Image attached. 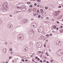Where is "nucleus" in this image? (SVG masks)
I'll return each instance as SVG.
<instances>
[{"label":"nucleus","instance_id":"1","mask_svg":"<svg viewBox=\"0 0 63 63\" xmlns=\"http://www.w3.org/2000/svg\"><path fill=\"white\" fill-rule=\"evenodd\" d=\"M17 39H20L21 40H23L24 39L23 34H20L17 36Z\"/></svg>","mask_w":63,"mask_h":63},{"label":"nucleus","instance_id":"2","mask_svg":"<svg viewBox=\"0 0 63 63\" xmlns=\"http://www.w3.org/2000/svg\"><path fill=\"white\" fill-rule=\"evenodd\" d=\"M60 12V11H56L54 14L55 16H57L59 14V13Z\"/></svg>","mask_w":63,"mask_h":63},{"label":"nucleus","instance_id":"3","mask_svg":"<svg viewBox=\"0 0 63 63\" xmlns=\"http://www.w3.org/2000/svg\"><path fill=\"white\" fill-rule=\"evenodd\" d=\"M41 28H42V27H39L38 30V32L40 33H42L43 32V30H42V29H41Z\"/></svg>","mask_w":63,"mask_h":63},{"label":"nucleus","instance_id":"4","mask_svg":"<svg viewBox=\"0 0 63 63\" xmlns=\"http://www.w3.org/2000/svg\"><path fill=\"white\" fill-rule=\"evenodd\" d=\"M41 43L40 42H38L36 44V46L37 47H41L42 46H41Z\"/></svg>","mask_w":63,"mask_h":63},{"label":"nucleus","instance_id":"5","mask_svg":"<svg viewBox=\"0 0 63 63\" xmlns=\"http://www.w3.org/2000/svg\"><path fill=\"white\" fill-rule=\"evenodd\" d=\"M1 9L3 11V12H5V11H7V8H6L4 7H3V6H2V7L1 8Z\"/></svg>","mask_w":63,"mask_h":63},{"label":"nucleus","instance_id":"6","mask_svg":"<svg viewBox=\"0 0 63 63\" xmlns=\"http://www.w3.org/2000/svg\"><path fill=\"white\" fill-rule=\"evenodd\" d=\"M8 27L10 29L12 28V25L11 24H9L8 25Z\"/></svg>","mask_w":63,"mask_h":63},{"label":"nucleus","instance_id":"7","mask_svg":"<svg viewBox=\"0 0 63 63\" xmlns=\"http://www.w3.org/2000/svg\"><path fill=\"white\" fill-rule=\"evenodd\" d=\"M26 7H23L22 8H21V11H26Z\"/></svg>","mask_w":63,"mask_h":63},{"label":"nucleus","instance_id":"8","mask_svg":"<svg viewBox=\"0 0 63 63\" xmlns=\"http://www.w3.org/2000/svg\"><path fill=\"white\" fill-rule=\"evenodd\" d=\"M28 48L27 47H26L24 49V51L25 52H27V51L28 50Z\"/></svg>","mask_w":63,"mask_h":63},{"label":"nucleus","instance_id":"9","mask_svg":"<svg viewBox=\"0 0 63 63\" xmlns=\"http://www.w3.org/2000/svg\"><path fill=\"white\" fill-rule=\"evenodd\" d=\"M57 45H59V46H61V44L60 43V41H59V42H58L57 41Z\"/></svg>","mask_w":63,"mask_h":63},{"label":"nucleus","instance_id":"10","mask_svg":"<svg viewBox=\"0 0 63 63\" xmlns=\"http://www.w3.org/2000/svg\"><path fill=\"white\" fill-rule=\"evenodd\" d=\"M26 20L24 19L22 20V22L23 23H26Z\"/></svg>","mask_w":63,"mask_h":63},{"label":"nucleus","instance_id":"11","mask_svg":"<svg viewBox=\"0 0 63 63\" xmlns=\"http://www.w3.org/2000/svg\"><path fill=\"white\" fill-rule=\"evenodd\" d=\"M29 45H31V46H33V43L31 42H30L29 43Z\"/></svg>","mask_w":63,"mask_h":63},{"label":"nucleus","instance_id":"12","mask_svg":"<svg viewBox=\"0 0 63 63\" xmlns=\"http://www.w3.org/2000/svg\"><path fill=\"white\" fill-rule=\"evenodd\" d=\"M17 9V10H21V8L20 7H17L16 8Z\"/></svg>","mask_w":63,"mask_h":63},{"label":"nucleus","instance_id":"13","mask_svg":"<svg viewBox=\"0 0 63 63\" xmlns=\"http://www.w3.org/2000/svg\"><path fill=\"white\" fill-rule=\"evenodd\" d=\"M3 51L4 52V53H6L7 52V51H6V49H4L3 50Z\"/></svg>","mask_w":63,"mask_h":63},{"label":"nucleus","instance_id":"14","mask_svg":"<svg viewBox=\"0 0 63 63\" xmlns=\"http://www.w3.org/2000/svg\"><path fill=\"white\" fill-rule=\"evenodd\" d=\"M62 16H63L62 15V16H59V18H58L59 19H61L62 17Z\"/></svg>","mask_w":63,"mask_h":63},{"label":"nucleus","instance_id":"15","mask_svg":"<svg viewBox=\"0 0 63 63\" xmlns=\"http://www.w3.org/2000/svg\"><path fill=\"white\" fill-rule=\"evenodd\" d=\"M41 39H43L44 38V37L43 36H42L40 37Z\"/></svg>","mask_w":63,"mask_h":63},{"label":"nucleus","instance_id":"16","mask_svg":"<svg viewBox=\"0 0 63 63\" xmlns=\"http://www.w3.org/2000/svg\"><path fill=\"white\" fill-rule=\"evenodd\" d=\"M60 32L61 33H62V32H63V29H61L60 30Z\"/></svg>","mask_w":63,"mask_h":63},{"label":"nucleus","instance_id":"17","mask_svg":"<svg viewBox=\"0 0 63 63\" xmlns=\"http://www.w3.org/2000/svg\"><path fill=\"white\" fill-rule=\"evenodd\" d=\"M32 10V9H30L28 10V12H31Z\"/></svg>","mask_w":63,"mask_h":63},{"label":"nucleus","instance_id":"18","mask_svg":"<svg viewBox=\"0 0 63 63\" xmlns=\"http://www.w3.org/2000/svg\"><path fill=\"white\" fill-rule=\"evenodd\" d=\"M18 5H19V7H20L21 6V4L20 3V4H18Z\"/></svg>","mask_w":63,"mask_h":63},{"label":"nucleus","instance_id":"19","mask_svg":"<svg viewBox=\"0 0 63 63\" xmlns=\"http://www.w3.org/2000/svg\"><path fill=\"white\" fill-rule=\"evenodd\" d=\"M40 11L41 12L43 13V10L42 9H41L40 10Z\"/></svg>","mask_w":63,"mask_h":63},{"label":"nucleus","instance_id":"20","mask_svg":"<svg viewBox=\"0 0 63 63\" xmlns=\"http://www.w3.org/2000/svg\"><path fill=\"white\" fill-rule=\"evenodd\" d=\"M33 11L34 12H35L36 11V8H34L33 10Z\"/></svg>","mask_w":63,"mask_h":63},{"label":"nucleus","instance_id":"21","mask_svg":"<svg viewBox=\"0 0 63 63\" xmlns=\"http://www.w3.org/2000/svg\"><path fill=\"white\" fill-rule=\"evenodd\" d=\"M46 36H47V37H49V35L48 34H46Z\"/></svg>","mask_w":63,"mask_h":63},{"label":"nucleus","instance_id":"22","mask_svg":"<svg viewBox=\"0 0 63 63\" xmlns=\"http://www.w3.org/2000/svg\"><path fill=\"white\" fill-rule=\"evenodd\" d=\"M14 13H15V14H16V13H18V12L16 11H15Z\"/></svg>","mask_w":63,"mask_h":63},{"label":"nucleus","instance_id":"23","mask_svg":"<svg viewBox=\"0 0 63 63\" xmlns=\"http://www.w3.org/2000/svg\"><path fill=\"white\" fill-rule=\"evenodd\" d=\"M61 8V6L60 5L58 6V8Z\"/></svg>","mask_w":63,"mask_h":63},{"label":"nucleus","instance_id":"24","mask_svg":"<svg viewBox=\"0 0 63 63\" xmlns=\"http://www.w3.org/2000/svg\"><path fill=\"white\" fill-rule=\"evenodd\" d=\"M12 57L11 56H10L9 57V58L10 59H12Z\"/></svg>","mask_w":63,"mask_h":63},{"label":"nucleus","instance_id":"25","mask_svg":"<svg viewBox=\"0 0 63 63\" xmlns=\"http://www.w3.org/2000/svg\"><path fill=\"white\" fill-rule=\"evenodd\" d=\"M46 54L47 55V56H48L49 55H48V54H47V52L46 53Z\"/></svg>","mask_w":63,"mask_h":63},{"label":"nucleus","instance_id":"26","mask_svg":"<svg viewBox=\"0 0 63 63\" xmlns=\"http://www.w3.org/2000/svg\"><path fill=\"white\" fill-rule=\"evenodd\" d=\"M32 7H33L32 5H31L30 6V7L31 8H32Z\"/></svg>","mask_w":63,"mask_h":63},{"label":"nucleus","instance_id":"27","mask_svg":"<svg viewBox=\"0 0 63 63\" xmlns=\"http://www.w3.org/2000/svg\"><path fill=\"white\" fill-rule=\"evenodd\" d=\"M45 9H46V10H47V9H48V8H47V7H45Z\"/></svg>","mask_w":63,"mask_h":63},{"label":"nucleus","instance_id":"28","mask_svg":"<svg viewBox=\"0 0 63 63\" xmlns=\"http://www.w3.org/2000/svg\"><path fill=\"white\" fill-rule=\"evenodd\" d=\"M27 3H28V4H31V2H27Z\"/></svg>","mask_w":63,"mask_h":63},{"label":"nucleus","instance_id":"29","mask_svg":"<svg viewBox=\"0 0 63 63\" xmlns=\"http://www.w3.org/2000/svg\"><path fill=\"white\" fill-rule=\"evenodd\" d=\"M34 59L33 58L32 59V61H33V62H35V61H34Z\"/></svg>","mask_w":63,"mask_h":63},{"label":"nucleus","instance_id":"30","mask_svg":"<svg viewBox=\"0 0 63 63\" xmlns=\"http://www.w3.org/2000/svg\"><path fill=\"white\" fill-rule=\"evenodd\" d=\"M10 51H12V48H10Z\"/></svg>","mask_w":63,"mask_h":63},{"label":"nucleus","instance_id":"31","mask_svg":"<svg viewBox=\"0 0 63 63\" xmlns=\"http://www.w3.org/2000/svg\"><path fill=\"white\" fill-rule=\"evenodd\" d=\"M38 17L40 18L41 17V16L40 15H39L38 16Z\"/></svg>","mask_w":63,"mask_h":63},{"label":"nucleus","instance_id":"32","mask_svg":"<svg viewBox=\"0 0 63 63\" xmlns=\"http://www.w3.org/2000/svg\"><path fill=\"white\" fill-rule=\"evenodd\" d=\"M21 60L22 61H23V62H24V59H22Z\"/></svg>","mask_w":63,"mask_h":63},{"label":"nucleus","instance_id":"33","mask_svg":"<svg viewBox=\"0 0 63 63\" xmlns=\"http://www.w3.org/2000/svg\"><path fill=\"white\" fill-rule=\"evenodd\" d=\"M38 58V57H35V59H37Z\"/></svg>","mask_w":63,"mask_h":63},{"label":"nucleus","instance_id":"34","mask_svg":"<svg viewBox=\"0 0 63 63\" xmlns=\"http://www.w3.org/2000/svg\"><path fill=\"white\" fill-rule=\"evenodd\" d=\"M36 14H33V15L34 16H36Z\"/></svg>","mask_w":63,"mask_h":63},{"label":"nucleus","instance_id":"35","mask_svg":"<svg viewBox=\"0 0 63 63\" xmlns=\"http://www.w3.org/2000/svg\"><path fill=\"white\" fill-rule=\"evenodd\" d=\"M39 61L40 62H41V63L43 62V61H42V60H40Z\"/></svg>","mask_w":63,"mask_h":63},{"label":"nucleus","instance_id":"36","mask_svg":"<svg viewBox=\"0 0 63 63\" xmlns=\"http://www.w3.org/2000/svg\"><path fill=\"white\" fill-rule=\"evenodd\" d=\"M42 54H41L40 56V57L41 58V57H42Z\"/></svg>","mask_w":63,"mask_h":63},{"label":"nucleus","instance_id":"37","mask_svg":"<svg viewBox=\"0 0 63 63\" xmlns=\"http://www.w3.org/2000/svg\"><path fill=\"white\" fill-rule=\"evenodd\" d=\"M49 6L50 7V9H52V6Z\"/></svg>","mask_w":63,"mask_h":63},{"label":"nucleus","instance_id":"38","mask_svg":"<svg viewBox=\"0 0 63 63\" xmlns=\"http://www.w3.org/2000/svg\"><path fill=\"white\" fill-rule=\"evenodd\" d=\"M38 53H41V52L40 51H39L38 52Z\"/></svg>","mask_w":63,"mask_h":63},{"label":"nucleus","instance_id":"39","mask_svg":"<svg viewBox=\"0 0 63 63\" xmlns=\"http://www.w3.org/2000/svg\"><path fill=\"white\" fill-rule=\"evenodd\" d=\"M53 27L55 29L56 28V26H53Z\"/></svg>","mask_w":63,"mask_h":63},{"label":"nucleus","instance_id":"40","mask_svg":"<svg viewBox=\"0 0 63 63\" xmlns=\"http://www.w3.org/2000/svg\"><path fill=\"white\" fill-rule=\"evenodd\" d=\"M37 13H39V10H37Z\"/></svg>","mask_w":63,"mask_h":63},{"label":"nucleus","instance_id":"41","mask_svg":"<svg viewBox=\"0 0 63 63\" xmlns=\"http://www.w3.org/2000/svg\"><path fill=\"white\" fill-rule=\"evenodd\" d=\"M34 6H36L37 5V3H35L34 4Z\"/></svg>","mask_w":63,"mask_h":63},{"label":"nucleus","instance_id":"42","mask_svg":"<svg viewBox=\"0 0 63 63\" xmlns=\"http://www.w3.org/2000/svg\"><path fill=\"white\" fill-rule=\"evenodd\" d=\"M23 59H26V57H23Z\"/></svg>","mask_w":63,"mask_h":63},{"label":"nucleus","instance_id":"43","mask_svg":"<svg viewBox=\"0 0 63 63\" xmlns=\"http://www.w3.org/2000/svg\"><path fill=\"white\" fill-rule=\"evenodd\" d=\"M54 27H53L52 26V27L51 28L52 29H54V28H53Z\"/></svg>","mask_w":63,"mask_h":63},{"label":"nucleus","instance_id":"44","mask_svg":"<svg viewBox=\"0 0 63 63\" xmlns=\"http://www.w3.org/2000/svg\"><path fill=\"white\" fill-rule=\"evenodd\" d=\"M25 61L26 62H27V61H28V60L27 59H26L25 60Z\"/></svg>","mask_w":63,"mask_h":63},{"label":"nucleus","instance_id":"45","mask_svg":"<svg viewBox=\"0 0 63 63\" xmlns=\"http://www.w3.org/2000/svg\"><path fill=\"white\" fill-rule=\"evenodd\" d=\"M52 32H53V33H54L55 32V31H53Z\"/></svg>","mask_w":63,"mask_h":63},{"label":"nucleus","instance_id":"46","mask_svg":"<svg viewBox=\"0 0 63 63\" xmlns=\"http://www.w3.org/2000/svg\"><path fill=\"white\" fill-rule=\"evenodd\" d=\"M50 62H53V60H51Z\"/></svg>","mask_w":63,"mask_h":63},{"label":"nucleus","instance_id":"47","mask_svg":"<svg viewBox=\"0 0 63 63\" xmlns=\"http://www.w3.org/2000/svg\"><path fill=\"white\" fill-rule=\"evenodd\" d=\"M37 60H38V61H39V60H40V59L39 58H38L37 59Z\"/></svg>","mask_w":63,"mask_h":63},{"label":"nucleus","instance_id":"48","mask_svg":"<svg viewBox=\"0 0 63 63\" xmlns=\"http://www.w3.org/2000/svg\"><path fill=\"white\" fill-rule=\"evenodd\" d=\"M13 53V52H11V54H12Z\"/></svg>","mask_w":63,"mask_h":63},{"label":"nucleus","instance_id":"49","mask_svg":"<svg viewBox=\"0 0 63 63\" xmlns=\"http://www.w3.org/2000/svg\"><path fill=\"white\" fill-rule=\"evenodd\" d=\"M57 23H59V22L58 21H57Z\"/></svg>","mask_w":63,"mask_h":63},{"label":"nucleus","instance_id":"50","mask_svg":"<svg viewBox=\"0 0 63 63\" xmlns=\"http://www.w3.org/2000/svg\"><path fill=\"white\" fill-rule=\"evenodd\" d=\"M39 6H40V5H38L37 6V7H39Z\"/></svg>","mask_w":63,"mask_h":63},{"label":"nucleus","instance_id":"51","mask_svg":"<svg viewBox=\"0 0 63 63\" xmlns=\"http://www.w3.org/2000/svg\"><path fill=\"white\" fill-rule=\"evenodd\" d=\"M34 19L32 18L31 19V20H33Z\"/></svg>","mask_w":63,"mask_h":63},{"label":"nucleus","instance_id":"52","mask_svg":"<svg viewBox=\"0 0 63 63\" xmlns=\"http://www.w3.org/2000/svg\"><path fill=\"white\" fill-rule=\"evenodd\" d=\"M43 61L44 62H46V60H44Z\"/></svg>","mask_w":63,"mask_h":63},{"label":"nucleus","instance_id":"53","mask_svg":"<svg viewBox=\"0 0 63 63\" xmlns=\"http://www.w3.org/2000/svg\"><path fill=\"white\" fill-rule=\"evenodd\" d=\"M37 1L40 2V1H41V0H37Z\"/></svg>","mask_w":63,"mask_h":63},{"label":"nucleus","instance_id":"54","mask_svg":"<svg viewBox=\"0 0 63 63\" xmlns=\"http://www.w3.org/2000/svg\"><path fill=\"white\" fill-rule=\"evenodd\" d=\"M9 16H10L11 17H12V15H9Z\"/></svg>","mask_w":63,"mask_h":63},{"label":"nucleus","instance_id":"55","mask_svg":"<svg viewBox=\"0 0 63 63\" xmlns=\"http://www.w3.org/2000/svg\"><path fill=\"white\" fill-rule=\"evenodd\" d=\"M44 47H46V45H45V44H44Z\"/></svg>","mask_w":63,"mask_h":63},{"label":"nucleus","instance_id":"56","mask_svg":"<svg viewBox=\"0 0 63 63\" xmlns=\"http://www.w3.org/2000/svg\"><path fill=\"white\" fill-rule=\"evenodd\" d=\"M56 29L57 30H58V29H59L58 28H56Z\"/></svg>","mask_w":63,"mask_h":63},{"label":"nucleus","instance_id":"57","mask_svg":"<svg viewBox=\"0 0 63 63\" xmlns=\"http://www.w3.org/2000/svg\"><path fill=\"white\" fill-rule=\"evenodd\" d=\"M52 34H50V36H52Z\"/></svg>","mask_w":63,"mask_h":63},{"label":"nucleus","instance_id":"58","mask_svg":"<svg viewBox=\"0 0 63 63\" xmlns=\"http://www.w3.org/2000/svg\"><path fill=\"white\" fill-rule=\"evenodd\" d=\"M61 26V28H62V27H63V26Z\"/></svg>","mask_w":63,"mask_h":63},{"label":"nucleus","instance_id":"59","mask_svg":"<svg viewBox=\"0 0 63 63\" xmlns=\"http://www.w3.org/2000/svg\"><path fill=\"white\" fill-rule=\"evenodd\" d=\"M43 18H44V17H42L41 18V19H43Z\"/></svg>","mask_w":63,"mask_h":63},{"label":"nucleus","instance_id":"60","mask_svg":"<svg viewBox=\"0 0 63 63\" xmlns=\"http://www.w3.org/2000/svg\"><path fill=\"white\" fill-rule=\"evenodd\" d=\"M41 53L42 54H43V53H44L43 52H41Z\"/></svg>","mask_w":63,"mask_h":63},{"label":"nucleus","instance_id":"61","mask_svg":"<svg viewBox=\"0 0 63 63\" xmlns=\"http://www.w3.org/2000/svg\"><path fill=\"white\" fill-rule=\"evenodd\" d=\"M32 26H33V27H35V25H32Z\"/></svg>","mask_w":63,"mask_h":63},{"label":"nucleus","instance_id":"62","mask_svg":"<svg viewBox=\"0 0 63 63\" xmlns=\"http://www.w3.org/2000/svg\"><path fill=\"white\" fill-rule=\"evenodd\" d=\"M47 63H49V62L48 61H47Z\"/></svg>","mask_w":63,"mask_h":63},{"label":"nucleus","instance_id":"63","mask_svg":"<svg viewBox=\"0 0 63 63\" xmlns=\"http://www.w3.org/2000/svg\"><path fill=\"white\" fill-rule=\"evenodd\" d=\"M2 63H5V62L3 61V62Z\"/></svg>","mask_w":63,"mask_h":63},{"label":"nucleus","instance_id":"64","mask_svg":"<svg viewBox=\"0 0 63 63\" xmlns=\"http://www.w3.org/2000/svg\"><path fill=\"white\" fill-rule=\"evenodd\" d=\"M12 44V42H10V44Z\"/></svg>","mask_w":63,"mask_h":63}]
</instances>
